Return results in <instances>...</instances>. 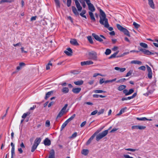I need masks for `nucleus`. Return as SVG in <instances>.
<instances>
[{
    "mask_svg": "<svg viewBox=\"0 0 158 158\" xmlns=\"http://www.w3.org/2000/svg\"><path fill=\"white\" fill-rule=\"evenodd\" d=\"M100 13V23L102 25L104 26L105 27L108 28L110 31H112L113 29L111 27H109V25L108 22V20L106 18V15L105 12L101 9H99Z\"/></svg>",
    "mask_w": 158,
    "mask_h": 158,
    "instance_id": "f257e3e1",
    "label": "nucleus"
},
{
    "mask_svg": "<svg viewBox=\"0 0 158 158\" xmlns=\"http://www.w3.org/2000/svg\"><path fill=\"white\" fill-rule=\"evenodd\" d=\"M111 128V127H110L108 130H106L100 133L96 136V140L97 141H98L100 140L105 136L108 134V131Z\"/></svg>",
    "mask_w": 158,
    "mask_h": 158,
    "instance_id": "f03ea898",
    "label": "nucleus"
},
{
    "mask_svg": "<svg viewBox=\"0 0 158 158\" xmlns=\"http://www.w3.org/2000/svg\"><path fill=\"white\" fill-rule=\"evenodd\" d=\"M117 27L120 31L123 32L124 34L128 37H130V35L128 30L123 27L119 24H117Z\"/></svg>",
    "mask_w": 158,
    "mask_h": 158,
    "instance_id": "7ed1b4c3",
    "label": "nucleus"
},
{
    "mask_svg": "<svg viewBox=\"0 0 158 158\" xmlns=\"http://www.w3.org/2000/svg\"><path fill=\"white\" fill-rule=\"evenodd\" d=\"M88 54L90 57V59L95 60H97V54L95 51H92L89 52Z\"/></svg>",
    "mask_w": 158,
    "mask_h": 158,
    "instance_id": "20e7f679",
    "label": "nucleus"
},
{
    "mask_svg": "<svg viewBox=\"0 0 158 158\" xmlns=\"http://www.w3.org/2000/svg\"><path fill=\"white\" fill-rule=\"evenodd\" d=\"M76 115L75 114H73L70 118L67 120L62 125L61 128V131H62L66 126L67 124L70 121L72 120L75 117Z\"/></svg>",
    "mask_w": 158,
    "mask_h": 158,
    "instance_id": "39448f33",
    "label": "nucleus"
},
{
    "mask_svg": "<svg viewBox=\"0 0 158 158\" xmlns=\"http://www.w3.org/2000/svg\"><path fill=\"white\" fill-rule=\"evenodd\" d=\"M92 35L93 37H94L96 40L100 42H102L103 41L102 39L101 38H102L104 39H106V38L102 35H100V36H99L98 35L96 34L95 33H92Z\"/></svg>",
    "mask_w": 158,
    "mask_h": 158,
    "instance_id": "423d86ee",
    "label": "nucleus"
},
{
    "mask_svg": "<svg viewBox=\"0 0 158 158\" xmlns=\"http://www.w3.org/2000/svg\"><path fill=\"white\" fill-rule=\"evenodd\" d=\"M94 62L92 60H87L81 62V66H84L86 65H89L93 64Z\"/></svg>",
    "mask_w": 158,
    "mask_h": 158,
    "instance_id": "0eeeda50",
    "label": "nucleus"
},
{
    "mask_svg": "<svg viewBox=\"0 0 158 158\" xmlns=\"http://www.w3.org/2000/svg\"><path fill=\"white\" fill-rule=\"evenodd\" d=\"M134 90L133 89H130L129 91L127 89H125L123 90V93L126 96H127L132 94L134 92Z\"/></svg>",
    "mask_w": 158,
    "mask_h": 158,
    "instance_id": "6e6552de",
    "label": "nucleus"
},
{
    "mask_svg": "<svg viewBox=\"0 0 158 158\" xmlns=\"http://www.w3.org/2000/svg\"><path fill=\"white\" fill-rule=\"evenodd\" d=\"M145 126L140 125H134L132 127V129H136L139 130H143L146 128Z\"/></svg>",
    "mask_w": 158,
    "mask_h": 158,
    "instance_id": "1a4fd4ad",
    "label": "nucleus"
},
{
    "mask_svg": "<svg viewBox=\"0 0 158 158\" xmlns=\"http://www.w3.org/2000/svg\"><path fill=\"white\" fill-rule=\"evenodd\" d=\"M137 94V93H135L131 96L128 97L126 98H122V100L123 101L124 100H130L133 99L136 96Z\"/></svg>",
    "mask_w": 158,
    "mask_h": 158,
    "instance_id": "9d476101",
    "label": "nucleus"
},
{
    "mask_svg": "<svg viewBox=\"0 0 158 158\" xmlns=\"http://www.w3.org/2000/svg\"><path fill=\"white\" fill-rule=\"evenodd\" d=\"M67 50H65L64 53L68 56H71L72 55L73 51L70 48H68L66 49Z\"/></svg>",
    "mask_w": 158,
    "mask_h": 158,
    "instance_id": "9b49d317",
    "label": "nucleus"
},
{
    "mask_svg": "<svg viewBox=\"0 0 158 158\" xmlns=\"http://www.w3.org/2000/svg\"><path fill=\"white\" fill-rule=\"evenodd\" d=\"M75 4L78 10L79 11H81L82 9V7L81 6L79 1H75Z\"/></svg>",
    "mask_w": 158,
    "mask_h": 158,
    "instance_id": "f8f14e48",
    "label": "nucleus"
},
{
    "mask_svg": "<svg viewBox=\"0 0 158 158\" xmlns=\"http://www.w3.org/2000/svg\"><path fill=\"white\" fill-rule=\"evenodd\" d=\"M148 4L150 7L152 9H154L155 8V4L153 0H148Z\"/></svg>",
    "mask_w": 158,
    "mask_h": 158,
    "instance_id": "ddd939ff",
    "label": "nucleus"
},
{
    "mask_svg": "<svg viewBox=\"0 0 158 158\" xmlns=\"http://www.w3.org/2000/svg\"><path fill=\"white\" fill-rule=\"evenodd\" d=\"M44 144L46 146H49L51 144V141L48 138H46L44 141Z\"/></svg>",
    "mask_w": 158,
    "mask_h": 158,
    "instance_id": "4468645a",
    "label": "nucleus"
},
{
    "mask_svg": "<svg viewBox=\"0 0 158 158\" xmlns=\"http://www.w3.org/2000/svg\"><path fill=\"white\" fill-rule=\"evenodd\" d=\"M81 90V89L80 88H73L72 89V92L75 94H78Z\"/></svg>",
    "mask_w": 158,
    "mask_h": 158,
    "instance_id": "2eb2a0df",
    "label": "nucleus"
},
{
    "mask_svg": "<svg viewBox=\"0 0 158 158\" xmlns=\"http://www.w3.org/2000/svg\"><path fill=\"white\" fill-rule=\"evenodd\" d=\"M70 43L74 45H79L77 40L75 39H71L70 41Z\"/></svg>",
    "mask_w": 158,
    "mask_h": 158,
    "instance_id": "dca6fc26",
    "label": "nucleus"
},
{
    "mask_svg": "<svg viewBox=\"0 0 158 158\" xmlns=\"http://www.w3.org/2000/svg\"><path fill=\"white\" fill-rule=\"evenodd\" d=\"M55 152L53 149H52L50 152L49 156L48 158H54Z\"/></svg>",
    "mask_w": 158,
    "mask_h": 158,
    "instance_id": "f3484780",
    "label": "nucleus"
},
{
    "mask_svg": "<svg viewBox=\"0 0 158 158\" xmlns=\"http://www.w3.org/2000/svg\"><path fill=\"white\" fill-rule=\"evenodd\" d=\"M114 69L116 70L119 71L121 72H123L126 70V69L125 68H120L116 67L114 68Z\"/></svg>",
    "mask_w": 158,
    "mask_h": 158,
    "instance_id": "a211bd4d",
    "label": "nucleus"
},
{
    "mask_svg": "<svg viewBox=\"0 0 158 158\" xmlns=\"http://www.w3.org/2000/svg\"><path fill=\"white\" fill-rule=\"evenodd\" d=\"M72 9L73 12L76 15H79V13L77 11V9L74 6H72Z\"/></svg>",
    "mask_w": 158,
    "mask_h": 158,
    "instance_id": "6ab92c4d",
    "label": "nucleus"
},
{
    "mask_svg": "<svg viewBox=\"0 0 158 158\" xmlns=\"http://www.w3.org/2000/svg\"><path fill=\"white\" fill-rule=\"evenodd\" d=\"M88 6L89 10L91 11L94 12L95 10V7L92 4H91L89 5V6Z\"/></svg>",
    "mask_w": 158,
    "mask_h": 158,
    "instance_id": "aec40b11",
    "label": "nucleus"
},
{
    "mask_svg": "<svg viewBox=\"0 0 158 158\" xmlns=\"http://www.w3.org/2000/svg\"><path fill=\"white\" fill-rule=\"evenodd\" d=\"M41 141V139L40 138H37L35 140L34 143L38 146L40 142Z\"/></svg>",
    "mask_w": 158,
    "mask_h": 158,
    "instance_id": "412c9836",
    "label": "nucleus"
},
{
    "mask_svg": "<svg viewBox=\"0 0 158 158\" xmlns=\"http://www.w3.org/2000/svg\"><path fill=\"white\" fill-rule=\"evenodd\" d=\"M89 14L90 17L91 19L94 22H95L96 21V20L93 13L91 12H89Z\"/></svg>",
    "mask_w": 158,
    "mask_h": 158,
    "instance_id": "4be33fe9",
    "label": "nucleus"
},
{
    "mask_svg": "<svg viewBox=\"0 0 158 158\" xmlns=\"http://www.w3.org/2000/svg\"><path fill=\"white\" fill-rule=\"evenodd\" d=\"M53 91H52L48 92L46 94V96L45 98V99L46 100L52 94H53Z\"/></svg>",
    "mask_w": 158,
    "mask_h": 158,
    "instance_id": "5701e85b",
    "label": "nucleus"
},
{
    "mask_svg": "<svg viewBox=\"0 0 158 158\" xmlns=\"http://www.w3.org/2000/svg\"><path fill=\"white\" fill-rule=\"evenodd\" d=\"M74 84L77 85H81L83 83V81L82 80L74 82Z\"/></svg>",
    "mask_w": 158,
    "mask_h": 158,
    "instance_id": "b1692460",
    "label": "nucleus"
},
{
    "mask_svg": "<svg viewBox=\"0 0 158 158\" xmlns=\"http://www.w3.org/2000/svg\"><path fill=\"white\" fill-rule=\"evenodd\" d=\"M94 135H92L88 139V140L87 141L86 143V144L87 145H88L89 144L91 143V141L92 140L94 139V138L95 137Z\"/></svg>",
    "mask_w": 158,
    "mask_h": 158,
    "instance_id": "393cba45",
    "label": "nucleus"
},
{
    "mask_svg": "<svg viewBox=\"0 0 158 158\" xmlns=\"http://www.w3.org/2000/svg\"><path fill=\"white\" fill-rule=\"evenodd\" d=\"M89 152V151L88 149H83L81 152V153L85 156L87 155Z\"/></svg>",
    "mask_w": 158,
    "mask_h": 158,
    "instance_id": "a878e982",
    "label": "nucleus"
},
{
    "mask_svg": "<svg viewBox=\"0 0 158 158\" xmlns=\"http://www.w3.org/2000/svg\"><path fill=\"white\" fill-rule=\"evenodd\" d=\"M119 52V51H117L113 54L111 55L109 57V59L114 58L116 57V56L117 55Z\"/></svg>",
    "mask_w": 158,
    "mask_h": 158,
    "instance_id": "bb28decb",
    "label": "nucleus"
},
{
    "mask_svg": "<svg viewBox=\"0 0 158 158\" xmlns=\"http://www.w3.org/2000/svg\"><path fill=\"white\" fill-rule=\"evenodd\" d=\"M126 86L125 85H122L119 86L118 88V89L119 91H122L126 88Z\"/></svg>",
    "mask_w": 158,
    "mask_h": 158,
    "instance_id": "cd10ccee",
    "label": "nucleus"
},
{
    "mask_svg": "<svg viewBox=\"0 0 158 158\" xmlns=\"http://www.w3.org/2000/svg\"><path fill=\"white\" fill-rule=\"evenodd\" d=\"M61 91L64 93L66 94L69 92V89L68 88L65 87L62 88Z\"/></svg>",
    "mask_w": 158,
    "mask_h": 158,
    "instance_id": "c85d7f7f",
    "label": "nucleus"
},
{
    "mask_svg": "<svg viewBox=\"0 0 158 158\" xmlns=\"http://www.w3.org/2000/svg\"><path fill=\"white\" fill-rule=\"evenodd\" d=\"M31 114L30 111H28L26 113H24L22 116V118L24 119L27 116Z\"/></svg>",
    "mask_w": 158,
    "mask_h": 158,
    "instance_id": "c756f323",
    "label": "nucleus"
},
{
    "mask_svg": "<svg viewBox=\"0 0 158 158\" xmlns=\"http://www.w3.org/2000/svg\"><path fill=\"white\" fill-rule=\"evenodd\" d=\"M86 11L85 10H82V12L80 13V15L82 17H84L85 19H86V17L85 15H84V14H85Z\"/></svg>",
    "mask_w": 158,
    "mask_h": 158,
    "instance_id": "7c9ffc66",
    "label": "nucleus"
},
{
    "mask_svg": "<svg viewBox=\"0 0 158 158\" xmlns=\"http://www.w3.org/2000/svg\"><path fill=\"white\" fill-rule=\"evenodd\" d=\"M131 64H137L140 65V64H142V62L140 61H138V60H134L131 61Z\"/></svg>",
    "mask_w": 158,
    "mask_h": 158,
    "instance_id": "2f4dec72",
    "label": "nucleus"
},
{
    "mask_svg": "<svg viewBox=\"0 0 158 158\" xmlns=\"http://www.w3.org/2000/svg\"><path fill=\"white\" fill-rule=\"evenodd\" d=\"M143 53L144 54L147 55H151V54H153L152 53L150 52L148 50H147L145 49H144V51L143 52Z\"/></svg>",
    "mask_w": 158,
    "mask_h": 158,
    "instance_id": "473e14b6",
    "label": "nucleus"
},
{
    "mask_svg": "<svg viewBox=\"0 0 158 158\" xmlns=\"http://www.w3.org/2000/svg\"><path fill=\"white\" fill-rule=\"evenodd\" d=\"M126 109H127V107H126L122 109L120 111L119 113L118 114H117V115H120L121 114L123 113H124L125 112V110Z\"/></svg>",
    "mask_w": 158,
    "mask_h": 158,
    "instance_id": "72a5a7b5",
    "label": "nucleus"
},
{
    "mask_svg": "<svg viewBox=\"0 0 158 158\" xmlns=\"http://www.w3.org/2000/svg\"><path fill=\"white\" fill-rule=\"evenodd\" d=\"M37 146V145L34 143L31 148V152H33L36 149Z\"/></svg>",
    "mask_w": 158,
    "mask_h": 158,
    "instance_id": "f704fd0d",
    "label": "nucleus"
},
{
    "mask_svg": "<svg viewBox=\"0 0 158 158\" xmlns=\"http://www.w3.org/2000/svg\"><path fill=\"white\" fill-rule=\"evenodd\" d=\"M64 113V112L61 110H60V111L59 112L56 117V119L59 118H60V117H61L63 115Z\"/></svg>",
    "mask_w": 158,
    "mask_h": 158,
    "instance_id": "c9c22d12",
    "label": "nucleus"
},
{
    "mask_svg": "<svg viewBox=\"0 0 158 158\" xmlns=\"http://www.w3.org/2000/svg\"><path fill=\"white\" fill-rule=\"evenodd\" d=\"M140 45L141 46L144 48H148V45L145 43H141L140 44Z\"/></svg>",
    "mask_w": 158,
    "mask_h": 158,
    "instance_id": "e433bc0d",
    "label": "nucleus"
},
{
    "mask_svg": "<svg viewBox=\"0 0 158 158\" xmlns=\"http://www.w3.org/2000/svg\"><path fill=\"white\" fill-rule=\"evenodd\" d=\"M111 51L110 49H107L106 50L105 53L106 55H108L110 54L111 53Z\"/></svg>",
    "mask_w": 158,
    "mask_h": 158,
    "instance_id": "4c0bfd02",
    "label": "nucleus"
},
{
    "mask_svg": "<svg viewBox=\"0 0 158 158\" xmlns=\"http://www.w3.org/2000/svg\"><path fill=\"white\" fill-rule=\"evenodd\" d=\"M87 38L89 41L90 44H93V41L91 36H88Z\"/></svg>",
    "mask_w": 158,
    "mask_h": 158,
    "instance_id": "58836bf2",
    "label": "nucleus"
},
{
    "mask_svg": "<svg viewBox=\"0 0 158 158\" xmlns=\"http://www.w3.org/2000/svg\"><path fill=\"white\" fill-rule=\"evenodd\" d=\"M57 7H60V3L59 0H54Z\"/></svg>",
    "mask_w": 158,
    "mask_h": 158,
    "instance_id": "ea45409f",
    "label": "nucleus"
},
{
    "mask_svg": "<svg viewBox=\"0 0 158 158\" xmlns=\"http://www.w3.org/2000/svg\"><path fill=\"white\" fill-rule=\"evenodd\" d=\"M52 64L51 63V61H49L48 63L46 66V69L48 70L50 69V66H52Z\"/></svg>",
    "mask_w": 158,
    "mask_h": 158,
    "instance_id": "a19ab883",
    "label": "nucleus"
},
{
    "mask_svg": "<svg viewBox=\"0 0 158 158\" xmlns=\"http://www.w3.org/2000/svg\"><path fill=\"white\" fill-rule=\"evenodd\" d=\"M94 92L96 93H105L106 92V91L101 90H96L94 91Z\"/></svg>",
    "mask_w": 158,
    "mask_h": 158,
    "instance_id": "79ce46f5",
    "label": "nucleus"
},
{
    "mask_svg": "<svg viewBox=\"0 0 158 158\" xmlns=\"http://www.w3.org/2000/svg\"><path fill=\"white\" fill-rule=\"evenodd\" d=\"M136 119L140 121H145L148 120V119L146 117H142L141 118L137 117L136 118Z\"/></svg>",
    "mask_w": 158,
    "mask_h": 158,
    "instance_id": "37998d69",
    "label": "nucleus"
},
{
    "mask_svg": "<svg viewBox=\"0 0 158 158\" xmlns=\"http://www.w3.org/2000/svg\"><path fill=\"white\" fill-rule=\"evenodd\" d=\"M133 25L135 27V28L137 29L140 27V25L135 22H134L133 23Z\"/></svg>",
    "mask_w": 158,
    "mask_h": 158,
    "instance_id": "c03bdc74",
    "label": "nucleus"
},
{
    "mask_svg": "<svg viewBox=\"0 0 158 158\" xmlns=\"http://www.w3.org/2000/svg\"><path fill=\"white\" fill-rule=\"evenodd\" d=\"M77 135V132H75L73 133L71 136L70 137V138L72 139L75 138Z\"/></svg>",
    "mask_w": 158,
    "mask_h": 158,
    "instance_id": "a18cd8bd",
    "label": "nucleus"
},
{
    "mask_svg": "<svg viewBox=\"0 0 158 158\" xmlns=\"http://www.w3.org/2000/svg\"><path fill=\"white\" fill-rule=\"evenodd\" d=\"M125 150H126L130 151L133 152H135L136 151H137L138 150L137 149H132V148H126V149H125Z\"/></svg>",
    "mask_w": 158,
    "mask_h": 158,
    "instance_id": "49530a36",
    "label": "nucleus"
},
{
    "mask_svg": "<svg viewBox=\"0 0 158 158\" xmlns=\"http://www.w3.org/2000/svg\"><path fill=\"white\" fill-rule=\"evenodd\" d=\"M104 111V109H101L100 110H99L98 112V111L97 114L98 115H99L101 114H103Z\"/></svg>",
    "mask_w": 158,
    "mask_h": 158,
    "instance_id": "de8ad7c7",
    "label": "nucleus"
},
{
    "mask_svg": "<svg viewBox=\"0 0 158 158\" xmlns=\"http://www.w3.org/2000/svg\"><path fill=\"white\" fill-rule=\"evenodd\" d=\"M11 2L12 1H9V0H1L0 2V3H2L4 2Z\"/></svg>",
    "mask_w": 158,
    "mask_h": 158,
    "instance_id": "09e8293b",
    "label": "nucleus"
},
{
    "mask_svg": "<svg viewBox=\"0 0 158 158\" xmlns=\"http://www.w3.org/2000/svg\"><path fill=\"white\" fill-rule=\"evenodd\" d=\"M148 77L149 79H151L152 77V72H148Z\"/></svg>",
    "mask_w": 158,
    "mask_h": 158,
    "instance_id": "8fccbe9b",
    "label": "nucleus"
},
{
    "mask_svg": "<svg viewBox=\"0 0 158 158\" xmlns=\"http://www.w3.org/2000/svg\"><path fill=\"white\" fill-rule=\"evenodd\" d=\"M68 106V104H66L65 106L62 108L61 110L65 112V110Z\"/></svg>",
    "mask_w": 158,
    "mask_h": 158,
    "instance_id": "3c124183",
    "label": "nucleus"
},
{
    "mask_svg": "<svg viewBox=\"0 0 158 158\" xmlns=\"http://www.w3.org/2000/svg\"><path fill=\"white\" fill-rule=\"evenodd\" d=\"M139 69L142 70L143 71H145L146 69V67L144 66H142L138 68Z\"/></svg>",
    "mask_w": 158,
    "mask_h": 158,
    "instance_id": "603ef678",
    "label": "nucleus"
},
{
    "mask_svg": "<svg viewBox=\"0 0 158 158\" xmlns=\"http://www.w3.org/2000/svg\"><path fill=\"white\" fill-rule=\"evenodd\" d=\"M132 73V71L131 70H130L129 71V72H128L127 73V74H126V77H128V76L131 75Z\"/></svg>",
    "mask_w": 158,
    "mask_h": 158,
    "instance_id": "864d4df0",
    "label": "nucleus"
},
{
    "mask_svg": "<svg viewBox=\"0 0 158 158\" xmlns=\"http://www.w3.org/2000/svg\"><path fill=\"white\" fill-rule=\"evenodd\" d=\"M80 3L82 5L83 7L85 8L86 7V5L84 1H83L80 2Z\"/></svg>",
    "mask_w": 158,
    "mask_h": 158,
    "instance_id": "5fc2aeb1",
    "label": "nucleus"
},
{
    "mask_svg": "<svg viewBox=\"0 0 158 158\" xmlns=\"http://www.w3.org/2000/svg\"><path fill=\"white\" fill-rule=\"evenodd\" d=\"M71 0L67 1V5L68 7H69L71 6Z\"/></svg>",
    "mask_w": 158,
    "mask_h": 158,
    "instance_id": "6e6d98bb",
    "label": "nucleus"
},
{
    "mask_svg": "<svg viewBox=\"0 0 158 158\" xmlns=\"http://www.w3.org/2000/svg\"><path fill=\"white\" fill-rule=\"evenodd\" d=\"M45 126L47 127H49L50 126V122L48 120L46 121L45 123Z\"/></svg>",
    "mask_w": 158,
    "mask_h": 158,
    "instance_id": "4d7b16f0",
    "label": "nucleus"
},
{
    "mask_svg": "<svg viewBox=\"0 0 158 158\" xmlns=\"http://www.w3.org/2000/svg\"><path fill=\"white\" fill-rule=\"evenodd\" d=\"M98 113V110H95L93 111L91 114V115H94Z\"/></svg>",
    "mask_w": 158,
    "mask_h": 158,
    "instance_id": "13d9d810",
    "label": "nucleus"
},
{
    "mask_svg": "<svg viewBox=\"0 0 158 158\" xmlns=\"http://www.w3.org/2000/svg\"><path fill=\"white\" fill-rule=\"evenodd\" d=\"M98 75H99V76H102V75H101L100 73H94L93 75V77H97V76H98Z\"/></svg>",
    "mask_w": 158,
    "mask_h": 158,
    "instance_id": "bf43d9fd",
    "label": "nucleus"
},
{
    "mask_svg": "<svg viewBox=\"0 0 158 158\" xmlns=\"http://www.w3.org/2000/svg\"><path fill=\"white\" fill-rule=\"evenodd\" d=\"M86 121H85L83 122L81 124V125H80L81 127H83L85 125V124H86Z\"/></svg>",
    "mask_w": 158,
    "mask_h": 158,
    "instance_id": "052dcab7",
    "label": "nucleus"
},
{
    "mask_svg": "<svg viewBox=\"0 0 158 158\" xmlns=\"http://www.w3.org/2000/svg\"><path fill=\"white\" fill-rule=\"evenodd\" d=\"M147 70L148 72H152L151 68L148 65H147Z\"/></svg>",
    "mask_w": 158,
    "mask_h": 158,
    "instance_id": "680f3d73",
    "label": "nucleus"
},
{
    "mask_svg": "<svg viewBox=\"0 0 158 158\" xmlns=\"http://www.w3.org/2000/svg\"><path fill=\"white\" fill-rule=\"evenodd\" d=\"M126 80V79L125 78L121 79L119 80H118V81H117V82H124Z\"/></svg>",
    "mask_w": 158,
    "mask_h": 158,
    "instance_id": "e2e57ef3",
    "label": "nucleus"
},
{
    "mask_svg": "<svg viewBox=\"0 0 158 158\" xmlns=\"http://www.w3.org/2000/svg\"><path fill=\"white\" fill-rule=\"evenodd\" d=\"M85 1L86 3L87 4L88 6H89V5L91 4L90 3V0H84V1Z\"/></svg>",
    "mask_w": 158,
    "mask_h": 158,
    "instance_id": "0e129e2a",
    "label": "nucleus"
},
{
    "mask_svg": "<svg viewBox=\"0 0 158 158\" xmlns=\"http://www.w3.org/2000/svg\"><path fill=\"white\" fill-rule=\"evenodd\" d=\"M21 44H22L21 43L19 42V43H18L16 44H14L13 45L15 47H16L18 46H21Z\"/></svg>",
    "mask_w": 158,
    "mask_h": 158,
    "instance_id": "69168bd1",
    "label": "nucleus"
},
{
    "mask_svg": "<svg viewBox=\"0 0 158 158\" xmlns=\"http://www.w3.org/2000/svg\"><path fill=\"white\" fill-rule=\"evenodd\" d=\"M11 156H14L15 155V149H11Z\"/></svg>",
    "mask_w": 158,
    "mask_h": 158,
    "instance_id": "338daca9",
    "label": "nucleus"
},
{
    "mask_svg": "<svg viewBox=\"0 0 158 158\" xmlns=\"http://www.w3.org/2000/svg\"><path fill=\"white\" fill-rule=\"evenodd\" d=\"M124 157L125 158H133L132 157L130 156L129 155H124Z\"/></svg>",
    "mask_w": 158,
    "mask_h": 158,
    "instance_id": "774afa93",
    "label": "nucleus"
}]
</instances>
